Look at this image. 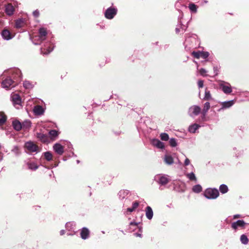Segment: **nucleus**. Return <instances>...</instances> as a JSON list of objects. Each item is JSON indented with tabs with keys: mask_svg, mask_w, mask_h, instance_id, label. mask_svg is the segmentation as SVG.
Returning a JSON list of instances; mask_svg holds the SVG:
<instances>
[{
	"mask_svg": "<svg viewBox=\"0 0 249 249\" xmlns=\"http://www.w3.org/2000/svg\"><path fill=\"white\" fill-rule=\"evenodd\" d=\"M194 62L195 63H196L197 65V71L199 72L200 75H201V76H204V77L206 76L207 75V71L204 68H201L200 70H198V64H197V62H196V61H194Z\"/></svg>",
	"mask_w": 249,
	"mask_h": 249,
	"instance_id": "cd10ccee",
	"label": "nucleus"
},
{
	"mask_svg": "<svg viewBox=\"0 0 249 249\" xmlns=\"http://www.w3.org/2000/svg\"><path fill=\"white\" fill-rule=\"evenodd\" d=\"M89 230L86 228H83L80 233L81 237L83 239H86L89 237Z\"/></svg>",
	"mask_w": 249,
	"mask_h": 249,
	"instance_id": "a211bd4d",
	"label": "nucleus"
},
{
	"mask_svg": "<svg viewBox=\"0 0 249 249\" xmlns=\"http://www.w3.org/2000/svg\"><path fill=\"white\" fill-rule=\"evenodd\" d=\"M33 14L35 17H38L39 15V11L38 10L34 11L33 13Z\"/></svg>",
	"mask_w": 249,
	"mask_h": 249,
	"instance_id": "3c124183",
	"label": "nucleus"
},
{
	"mask_svg": "<svg viewBox=\"0 0 249 249\" xmlns=\"http://www.w3.org/2000/svg\"><path fill=\"white\" fill-rule=\"evenodd\" d=\"M134 235L136 236H137V237H141L142 236V234H140V233H134Z\"/></svg>",
	"mask_w": 249,
	"mask_h": 249,
	"instance_id": "4d7b16f0",
	"label": "nucleus"
},
{
	"mask_svg": "<svg viewBox=\"0 0 249 249\" xmlns=\"http://www.w3.org/2000/svg\"><path fill=\"white\" fill-rule=\"evenodd\" d=\"M134 210H135L134 209H133L132 207H131V208H128L126 209L127 212H128L129 213H131V212H133Z\"/></svg>",
	"mask_w": 249,
	"mask_h": 249,
	"instance_id": "864d4df0",
	"label": "nucleus"
},
{
	"mask_svg": "<svg viewBox=\"0 0 249 249\" xmlns=\"http://www.w3.org/2000/svg\"><path fill=\"white\" fill-rule=\"evenodd\" d=\"M145 215L148 219L150 220L152 218L153 212L152 208L150 206L146 207L145 209Z\"/></svg>",
	"mask_w": 249,
	"mask_h": 249,
	"instance_id": "6ab92c4d",
	"label": "nucleus"
},
{
	"mask_svg": "<svg viewBox=\"0 0 249 249\" xmlns=\"http://www.w3.org/2000/svg\"><path fill=\"white\" fill-rule=\"evenodd\" d=\"M155 180L160 185H165L169 182L170 178L167 175L159 174L155 177Z\"/></svg>",
	"mask_w": 249,
	"mask_h": 249,
	"instance_id": "20e7f679",
	"label": "nucleus"
},
{
	"mask_svg": "<svg viewBox=\"0 0 249 249\" xmlns=\"http://www.w3.org/2000/svg\"><path fill=\"white\" fill-rule=\"evenodd\" d=\"M1 153L0 152V161H1L2 160V157L1 155Z\"/></svg>",
	"mask_w": 249,
	"mask_h": 249,
	"instance_id": "052dcab7",
	"label": "nucleus"
},
{
	"mask_svg": "<svg viewBox=\"0 0 249 249\" xmlns=\"http://www.w3.org/2000/svg\"><path fill=\"white\" fill-rule=\"evenodd\" d=\"M187 178L191 180L196 181V178L194 173L192 172L186 175Z\"/></svg>",
	"mask_w": 249,
	"mask_h": 249,
	"instance_id": "79ce46f5",
	"label": "nucleus"
},
{
	"mask_svg": "<svg viewBox=\"0 0 249 249\" xmlns=\"http://www.w3.org/2000/svg\"><path fill=\"white\" fill-rule=\"evenodd\" d=\"M234 103V100H230L228 101L223 102L221 103L222 107L218 109V111H220L222 109L229 108L231 107Z\"/></svg>",
	"mask_w": 249,
	"mask_h": 249,
	"instance_id": "2eb2a0df",
	"label": "nucleus"
},
{
	"mask_svg": "<svg viewBox=\"0 0 249 249\" xmlns=\"http://www.w3.org/2000/svg\"><path fill=\"white\" fill-rule=\"evenodd\" d=\"M130 225L131 226H136H136H137L138 224H137V223H136V222H131L130 223Z\"/></svg>",
	"mask_w": 249,
	"mask_h": 249,
	"instance_id": "5fc2aeb1",
	"label": "nucleus"
},
{
	"mask_svg": "<svg viewBox=\"0 0 249 249\" xmlns=\"http://www.w3.org/2000/svg\"><path fill=\"white\" fill-rule=\"evenodd\" d=\"M219 190L222 194H225L228 191V188L225 184H222L220 186Z\"/></svg>",
	"mask_w": 249,
	"mask_h": 249,
	"instance_id": "72a5a7b5",
	"label": "nucleus"
},
{
	"mask_svg": "<svg viewBox=\"0 0 249 249\" xmlns=\"http://www.w3.org/2000/svg\"><path fill=\"white\" fill-rule=\"evenodd\" d=\"M44 155L47 161H50L52 160V154L50 152L48 151L44 153Z\"/></svg>",
	"mask_w": 249,
	"mask_h": 249,
	"instance_id": "4c0bfd02",
	"label": "nucleus"
},
{
	"mask_svg": "<svg viewBox=\"0 0 249 249\" xmlns=\"http://www.w3.org/2000/svg\"><path fill=\"white\" fill-rule=\"evenodd\" d=\"M11 98L14 106L16 108H19L21 107V101L19 95L18 94L13 93L11 95Z\"/></svg>",
	"mask_w": 249,
	"mask_h": 249,
	"instance_id": "39448f33",
	"label": "nucleus"
},
{
	"mask_svg": "<svg viewBox=\"0 0 249 249\" xmlns=\"http://www.w3.org/2000/svg\"><path fill=\"white\" fill-rule=\"evenodd\" d=\"M48 34L46 29L42 27L38 30V35L35 36L33 38V41L36 45L40 44L46 39Z\"/></svg>",
	"mask_w": 249,
	"mask_h": 249,
	"instance_id": "f257e3e1",
	"label": "nucleus"
},
{
	"mask_svg": "<svg viewBox=\"0 0 249 249\" xmlns=\"http://www.w3.org/2000/svg\"><path fill=\"white\" fill-rule=\"evenodd\" d=\"M24 148L25 152L27 153H37L39 151L38 146L32 141L26 142Z\"/></svg>",
	"mask_w": 249,
	"mask_h": 249,
	"instance_id": "f03ea898",
	"label": "nucleus"
},
{
	"mask_svg": "<svg viewBox=\"0 0 249 249\" xmlns=\"http://www.w3.org/2000/svg\"><path fill=\"white\" fill-rule=\"evenodd\" d=\"M10 73L11 74L12 77L17 81H18L21 80L22 78V74L21 71L18 69H14L10 70Z\"/></svg>",
	"mask_w": 249,
	"mask_h": 249,
	"instance_id": "6e6552de",
	"label": "nucleus"
},
{
	"mask_svg": "<svg viewBox=\"0 0 249 249\" xmlns=\"http://www.w3.org/2000/svg\"><path fill=\"white\" fill-rule=\"evenodd\" d=\"M64 233H65V230H62L60 232V234L61 235H63V234H64Z\"/></svg>",
	"mask_w": 249,
	"mask_h": 249,
	"instance_id": "6e6d98bb",
	"label": "nucleus"
},
{
	"mask_svg": "<svg viewBox=\"0 0 249 249\" xmlns=\"http://www.w3.org/2000/svg\"><path fill=\"white\" fill-rule=\"evenodd\" d=\"M192 190L195 193H199L201 192L202 187L199 184L196 185L193 187Z\"/></svg>",
	"mask_w": 249,
	"mask_h": 249,
	"instance_id": "473e14b6",
	"label": "nucleus"
},
{
	"mask_svg": "<svg viewBox=\"0 0 249 249\" xmlns=\"http://www.w3.org/2000/svg\"><path fill=\"white\" fill-rule=\"evenodd\" d=\"M34 112L36 115H41L44 112V109L42 106H36L35 107Z\"/></svg>",
	"mask_w": 249,
	"mask_h": 249,
	"instance_id": "5701e85b",
	"label": "nucleus"
},
{
	"mask_svg": "<svg viewBox=\"0 0 249 249\" xmlns=\"http://www.w3.org/2000/svg\"><path fill=\"white\" fill-rule=\"evenodd\" d=\"M27 165L28 169L32 170H36L38 168V166L34 162H28Z\"/></svg>",
	"mask_w": 249,
	"mask_h": 249,
	"instance_id": "a878e982",
	"label": "nucleus"
},
{
	"mask_svg": "<svg viewBox=\"0 0 249 249\" xmlns=\"http://www.w3.org/2000/svg\"><path fill=\"white\" fill-rule=\"evenodd\" d=\"M201 112V108L198 106H193L191 107L188 111L189 115L191 117L198 115Z\"/></svg>",
	"mask_w": 249,
	"mask_h": 249,
	"instance_id": "0eeeda50",
	"label": "nucleus"
},
{
	"mask_svg": "<svg viewBox=\"0 0 249 249\" xmlns=\"http://www.w3.org/2000/svg\"><path fill=\"white\" fill-rule=\"evenodd\" d=\"M196 41V38L195 36H191V37H188V38H186L184 42V45L185 46V48H187V45H189V43L190 42H193Z\"/></svg>",
	"mask_w": 249,
	"mask_h": 249,
	"instance_id": "2f4dec72",
	"label": "nucleus"
},
{
	"mask_svg": "<svg viewBox=\"0 0 249 249\" xmlns=\"http://www.w3.org/2000/svg\"><path fill=\"white\" fill-rule=\"evenodd\" d=\"M53 50V48H51L50 47L46 49V48H41V52L42 54H49L50 53H51Z\"/></svg>",
	"mask_w": 249,
	"mask_h": 249,
	"instance_id": "58836bf2",
	"label": "nucleus"
},
{
	"mask_svg": "<svg viewBox=\"0 0 249 249\" xmlns=\"http://www.w3.org/2000/svg\"><path fill=\"white\" fill-rule=\"evenodd\" d=\"M240 215L239 214H235L233 216V218L235 219L236 218L240 217Z\"/></svg>",
	"mask_w": 249,
	"mask_h": 249,
	"instance_id": "13d9d810",
	"label": "nucleus"
},
{
	"mask_svg": "<svg viewBox=\"0 0 249 249\" xmlns=\"http://www.w3.org/2000/svg\"><path fill=\"white\" fill-rule=\"evenodd\" d=\"M14 83V81L11 78H7L2 82L1 85L2 88L8 89L14 87V85H13Z\"/></svg>",
	"mask_w": 249,
	"mask_h": 249,
	"instance_id": "9d476101",
	"label": "nucleus"
},
{
	"mask_svg": "<svg viewBox=\"0 0 249 249\" xmlns=\"http://www.w3.org/2000/svg\"><path fill=\"white\" fill-rule=\"evenodd\" d=\"M23 85L26 89H31L33 87V84L28 81H25L23 83Z\"/></svg>",
	"mask_w": 249,
	"mask_h": 249,
	"instance_id": "c9c22d12",
	"label": "nucleus"
},
{
	"mask_svg": "<svg viewBox=\"0 0 249 249\" xmlns=\"http://www.w3.org/2000/svg\"><path fill=\"white\" fill-rule=\"evenodd\" d=\"M49 135L51 136V138L53 139L55 138L58 136V133L55 130H51L49 132Z\"/></svg>",
	"mask_w": 249,
	"mask_h": 249,
	"instance_id": "a19ab883",
	"label": "nucleus"
},
{
	"mask_svg": "<svg viewBox=\"0 0 249 249\" xmlns=\"http://www.w3.org/2000/svg\"><path fill=\"white\" fill-rule=\"evenodd\" d=\"M219 196V192L216 189H207L204 192V196L208 199H215Z\"/></svg>",
	"mask_w": 249,
	"mask_h": 249,
	"instance_id": "7ed1b4c3",
	"label": "nucleus"
},
{
	"mask_svg": "<svg viewBox=\"0 0 249 249\" xmlns=\"http://www.w3.org/2000/svg\"><path fill=\"white\" fill-rule=\"evenodd\" d=\"M21 125L22 129L27 130L31 127V122L30 120H26L22 122Z\"/></svg>",
	"mask_w": 249,
	"mask_h": 249,
	"instance_id": "393cba45",
	"label": "nucleus"
},
{
	"mask_svg": "<svg viewBox=\"0 0 249 249\" xmlns=\"http://www.w3.org/2000/svg\"><path fill=\"white\" fill-rule=\"evenodd\" d=\"M151 142L154 146L157 148L162 149L164 147V143L158 139H153L152 140Z\"/></svg>",
	"mask_w": 249,
	"mask_h": 249,
	"instance_id": "dca6fc26",
	"label": "nucleus"
},
{
	"mask_svg": "<svg viewBox=\"0 0 249 249\" xmlns=\"http://www.w3.org/2000/svg\"><path fill=\"white\" fill-rule=\"evenodd\" d=\"M24 21L22 18H19L16 20L15 23V26L17 28H20L23 26Z\"/></svg>",
	"mask_w": 249,
	"mask_h": 249,
	"instance_id": "c756f323",
	"label": "nucleus"
},
{
	"mask_svg": "<svg viewBox=\"0 0 249 249\" xmlns=\"http://www.w3.org/2000/svg\"><path fill=\"white\" fill-rule=\"evenodd\" d=\"M129 193L128 190H121L118 193L119 197L120 199H124L127 197Z\"/></svg>",
	"mask_w": 249,
	"mask_h": 249,
	"instance_id": "4be33fe9",
	"label": "nucleus"
},
{
	"mask_svg": "<svg viewBox=\"0 0 249 249\" xmlns=\"http://www.w3.org/2000/svg\"><path fill=\"white\" fill-rule=\"evenodd\" d=\"M212 99L211 94L210 93V91L207 90V89H205V96L203 98V100H209Z\"/></svg>",
	"mask_w": 249,
	"mask_h": 249,
	"instance_id": "e433bc0d",
	"label": "nucleus"
},
{
	"mask_svg": "<svg viewBox=\"0 0 249 249\" xmlns=\"http://www.w3.org/2000/svg\"><path fill=\"white\" fill-rule=\"evenodd\" d=\"M12 124L14 128L17 131H19L22 129L21 123L18 120L13 121Z\"/></svg>",
	"mask_w": 249,
	"mask_h": 249,
	"instance_id": "412c9836",
	"label": "nucleus"
},
{
	"mask_svg": "<svg viewBox=\"0 0 249 249\" xmlns=\"http://www.w3.org/2000/svg\"><path fill=\"white\" fill-rule=\"evenodd\" d=\"M192 54L196 58H199L200 57H201V52L198 51V52H193L192 53Z\"/></svg>",
	"mask_w": 249,
	"mask_h": 249,
	"instance_id": "a18cd8bd",
	"label": "nucleus"
},
{
	"mask_svg": "<svg viewBox=\"0 0 249 249\" xmlns=\"http://www.w3.org/2000/svg\"><path fill=\"white\" fill-rule=\"evenodd\" d=\"M77 163H79V160H77Z\"/></svg>",
	"mask_w": 249,
	"mask_h": 249,
	"instance_id": "e2e57ef3",
	"label": "nucleus"
},
{
	"mask_svg": "<svg viewBox=\"0 0 249 249\" xmlns=\"http://www.w3.org/2000/svg\"><path fill=\"white\" fill-rule=\"evenodd\" d=\"M164 161L168 165H171L173 163L174 160L172 156L170 155H165L164 157Z\"/></svg>",
	"mask_w": 249,
	"mask_h": 249,
	"instance_id": "c85d7f7f",
	"label": "nucleus"
},
{
	"mask_svg": "<svg viewBox=\"0 0 249 249\" xmlns=\"http://www.w3.org/2000/svg\"><path fill=\"white\" fill-rule=\"evenodd\" d=\"M178 164H179V165H181V162H180V161L179 160H178Z\"/></svg>",
	"mask_w": 249,
	"mask_h": 249,
	"instance_id": "680f3d73",
	"label": "nucleus"
},
{
	"mask_svg": "<svg viewBox=\"0 0 249 249\" xmlns=\"http://www.w3.org/2000/svg\"><path fill=\"white\" fill-rule=\"evenodd\" d=\"M210 104L209 102H206L204 104L203 108L202 110L201 114L203 117H205L207 114V112L210 108Z\"/></svg>",
	"mask_w": 249,
	"mask_h": 249,
	"instance_id": "aec40b11",
	"label": "nucleus"
},
{
	"mask_svg": "<svg viewBox=\"0 0 249 249\" xmlns=\"http://www.w3.org/2000/svg\"><path fill=\"white\" fill-rule=\"evenodd\" d=\"M190 163V160L188 158H186L185 161H184V165L187 166V165H189Z\"/></svg>",
	"mask_w": 249,
	"mask_h": 249,
	"instance_id": "603ef678",
	"label": "nucleus"
},
{
	"mask_svg": "<svg viewBox=\"0 0 249 249\" xmlns=\"http://www.w3.org/2000/svg\"><path fill=\"white\" fill-rule=\"evenodd\" d=\"M219 86L225 93L229 94L232 92L231 88L229 83L222 81L220 83Z\"/></svg>",
	"mask_w": 249,
	"mask_h": 249,
	"instance_id": "1a4fd4ad",
	"label": "nucleus"
},
{
	"mask_svg": "<svg viewBox=\"0 0 249 249\" xmlns=\"http://www.w3.org/2000/svg\"><path fill=\"white\" fill-rule=\"evenodd\" d=\"M209 55V53L208 52H201V57L203 58H207Z\"/></svg>",
	"mask_w": 249,
	"mask_h": 249,
	"instance_id": "de8ad7c7",
	"label": "nucleus"
},
{
	"mask_svg": "<svg viewBox=\"0 0 249 249\" xmlns=\"http://www.w3.org/2000/svg\"><path fill=\"white\" fill-rule=\"evenodd\" d=\"M37 138H38L41 142H48V137L46 135L42 133H37L36 134Z\"/></svg>",
	"mask_w": 249,
	"mask_h": 249,
	"instance_id": "b1692460",
	"label": "nucleus"
},
{
	"mask_svg": "<svg viewBox=\"0 0 249 249\" xmlns=\"http://www.w3.org/2000/svg\"><path fill=\"white\" fill-rule=\"evenodd\" d=\"M1 35L2 38L6 40H10L13 37V35L11 34L10 31L7 29L3 30L2 31Z\"/></svg>",
	"mask_w": 249,
	"mask_h": 249,
	"instance_id": "ddd939ff",
	"label": "nucleus"
},
{
	"mask_svg": "<svg viewBox=\"0 0 249 249\" xmlns=\"http://www.w3.org/2000/svg\"><path fill=\"white\" fill-rule=\"evenodd\" d=\"M12 152L16 155H19L20 153L19 147L18 146H14L12 150Z\"/></svg>",
	"mask_w": 249,
	"mask_h": 249,
	"instance_id": "37998d69",
	"label": "nucleus"
},
{
	"mask_svg": "<svg viewBox=\"0 0 249 249\" xmlns=\"http://www.w3.org/2000/svg\"><path fill=\"white\" fill-rule=\"evenodd\" d=\"M14 11L15 8L12 4L9 3L5 6V12L7 15H13L14 13Z\"/></svg>",
	"mask_w": 249,
	"mask_h": 249,
	"instance_id": "4468645a",
	"label": "nucleus"
},
{
	"mask_svg": "<svg viewBox=\"0 0 249 249\" xmlns=\"http://www.w3.org/2000/svg\"><path fill=\"white\" fill-rule=\"evenodd\" d=\"M182 30H184V31H185V29H184V28H182Z\"/></svg>",
	"mask_w": 249,
	"mask_h": 249,
	"instance_id": "0e129e2a",
	"label": "nucleus"
},
{
	"mask_svg": "<svg viewBox=\"0 0 249 249\" xmlns=\"http://www.w3.org/2000/svg\"><path fill=\"white\" fill-rule=\"evenodd\" d=\"M117 12L116 8L109 7L106 10L105 13V17L107 19H111L116 15Z\"/></svg>",
	"mask_w": 249,
	"mask_h": 249,
	"instance_id": "423d86ee",
	"label": "nucleus"
},
{
	"mask_svg": "<svg viewBox=\"0 0 249 249\" xmlns=\"http://www.w3.org/2000/svg\"><path fill=\"white\" fill-rule=\"evenodd\" d=\"M189 8L193 13H196L197 11V6L194 3L189 4Z\"/></svg>",
	"mask_w": 249,
	"mask_h": 249,
	"instance_id": "ea45409f",
	"label": "nucleus"
},
{
	"mask_svg": "<svg viewBox=\"0 0 249 249\" xmlns=\"http://www.w3.org/2000/svg\"><path fill=\"white\" fill-rule=\"evenodd\" d=\"M139 203L138 201H135L132 204V208L135 210L139 206Z\"/></svg>",
	"mask_w": 249,
	"mask_h": 249,
	"instance_id": "8fccbe9b",
	"label": "nucleus"
},
{
	"mask_svg": "<svg viewBox=\"0 0 249 249\" xmlns=\"http://www.w3.org/2000/svg\"><path fill=\"white\" fill-rule=\"evenodd\" d=\"M246 225V223L242 220H239L231 224L232 229L236 230L238 228H244Z\"/></svg>",
	"mask_w": 249,
	"mask_h": 249,
	"instance_id": "f8f14e48",
	"label": "nucleus"
},
{
	"mask_svg": "<svg viewBox=\"0 0 249 249\" xmlns=\"http://www.w3.org/2000/svg\"><path fill=\"white\" fill-rule=\"evenodd\" d=\"M7 119L6 116L3 112H0V126L3 125Z\"/></svg>",
	"mask_w": 249,
	"mask_h": 249,
	"instance_id": "7c9ffc66",
	"label": "nucleus"
},
{
	"mask_svg": "<svg viewBox=\"0 0 249 249\" xmlns=\"http://www.w3.org/2000/svg\"><path fill=\"white\" fill-rule=\"evenodd\" d=\"M203 81L200 80L198 81L197 84L199 88H201L203 87Z\"/></svg>",
	"mask_w": 249,
	"mask_h": 249,
	"instance_id": "09e8293b",
	"label": "nucleus"
},
{
	"mask_svg": "<svg viewBox=\"0 0 249 249\" xmlns=\"http://www.w3.org/2000/svg\"><path fill=\"white\" fill-rule=\"evenodd\" d=\"M75 227V224L73 222H68L66 224V228L67 230L71 231H72L74 233H67L68 235H73L75 232L74 231V227Z\"/></svg>",
	"mask_w": 249,
	"mask_h": 249,
	"instance_id": "f3484780",
	"label": "nucleus"
},
{
	"mask_svg": "<svg viewBox=\"0 0 249 249\" xmlns=\"http://www.w3.org/2000/svg\"><path fill=\"white\" fill-rule=\"evenodd\" d=\"M160 139L162 141H167L169 139V136L167 133H162L160 135Z\"/></svg>",
	"mask_w": 249,
	"mask_h": 249,
	"instance_id": "c03bdc74",
	"label": "nucleus"
},
{
	"mask_svg": "<svg viewBox=\"0 0 249 249\" xmlns=\"http://www.w3.org/2000/svg\"><path fill=\"white\" fill-rule=\"evenodd\" d=\"M169 143L170 145L172 147H175L177 145L176 140L174 138H171L169 141Z\"/></svg>",
	"mask_w": 249,
	"mask_h": 249,
	"instance_id": "49530a36",
	"label": "nucleus"
},
{
	"mask_svg": "<svg viewBox=\"0 0 249 249\" xmlns=\"http://www.w3.org/2000/svg\"><path fill=\"white\" fill-rule=\"evenodd\" d=\"M54 151L58 155H62L64 153V147L58 143H56L53 146Z\"/></svg>",
	"mask_w": 249,
	"mask_h": 249,
	"instance_id": "9b49d317",
	"label": "nucleus"
},
{
	"mask_svg": "<svg viewBox=\"0 0 249 249\" xmlns=\"http://www.w3.org/2000/svg\"><path fill=\"white\" fill-rule=\"evenodd\" d=\"M179 31H180V29H179V28H178V27H177V28H176V32L177 33H178L179 32Z\"/></svg>",
	"mask_w": 249,
	"mask_h": 249,
	"instance_id": "bf43d9fd",
	"label": "nucleus"
},
{
	"mask_svg": "<svg viewBox=\"0 0 249 249\" xmlns=\"http://www.w3.org/2000/svg\"><path fill=\"white\" fill-rule=\"evenodd\" d=\"M240 241L241 243L244 245H247L249 242V240L247 236L245 234H242L241 236Z\"/></svg>",
	"mask_w": 249,
	"mask_h": 249,
	"instance_id": "f704fd0d",
	"label": "nucleus"
},
{
	"mask_svg": "<svg viewBox=\"0 0 249 249\" xmlns=\"http://www.w3.org/2000/svg\"><path fill=\"white\" fill-rule=\"evenodd\" d=\"M200 127V125L195 124L190 125L188 128V130L190 133H194L196 132V130Z\"/></svg>",
	"mask_w": 249,
	"mask_h": 249,
	"instance_id": "bb28decb",
	"label": "nucleus"
}]
</instances>
